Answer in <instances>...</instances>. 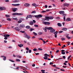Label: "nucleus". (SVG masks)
<instances>
[{"mask_svg": "<svg viewBox=\"0 0 73 73\" xmlns=\"http://www.w3.org/2000/svg\"><path fill=\"white\" fill-rule=\"evenodd\" d=\"M37 50V49L36 48H34L33 49V51H34V52H36Z\"/></svg>", "mask_w": 73, "mask_h": 73, "instance_id": "obj_34", "label": "nucleus"}, {"mask_svg": "<svg viewBox=\"0 0 73 73\" xmlns=\"http://www.w3.org/2000/svg\"><path fill=\"white\" fill-rule=\"evenodd\" d=\"M42 13H45V12H46V11H42Z\"/></svg>", "mask_w": 73, "mask_h": 73, "instance_id": "obj_51", "label": "nucleus"}, {"mask_svg": "<svg viewBox=\"0 0 73 73\" xmlns=\"http://www.w3.org/2000/svg\"><path fill=\"white\" fill-rule=\"evenodd\" d=\"M47 29H48V30H52V29H53V28L52 27H47Z\"/></svg>", "mask_w": 73, "mask_h": 73, "instance_id": "obj_13", "label": "nucleus"}, {"mask_svg": "<svg viewBox=\"0 0 73 73\" xmlns=\"http://www.w3.org/2000/svg\"><path fill=\"white\" fill-rule=\"evenodd\" d=\"M7 20H8V21H11V19L9 18H8L7 19Z\"/></svg>", "mask_w": 73, "mask_h": 73, "instance_id": "obj_30", "label": "nucleus"}, {"mask_svg": "<svg viewBox=\"0 0 73 73\" xmlns=\"http://www.w3.org/2000/svg\"><path fill=\"white\" fill-rule=\"evenodd\" d=\"M45 18L47 21H49V17H45Z\"/></svg>", "mask_w": 73, "mask_h": 73, "instance_id": "obj_11", "label": "nucleus"}, {"mask_svg": "<svg viewBox=\"0 0 73 73\" xmlns=\"http://www.w3.org/2000/svg\"><path fill=\"white\" fill-rule=\"evenodd\" d=\"M35 30V29H33V28H30V32H32V31H33Z\"/></svg>", "mask_w": 73, "mask_h": 73, "instance_id": "obj_27", "label": "nucleus"}, {"mask_svg": "<svg viewBox=\"0 0 73 73\" xmlns=\"http://www.w3.org/2000/svg\"><path fill=\"white\" fill-rule=\"evenodd\" d=\"M10 35H9L7 34L6 35V37H9Z\"/></svg>", "mask_w": 73, "mask_h": 73, "instance_id": "obj_50", "label": "nucleus"}, {"mask_svg": "<svg viewBox=\"0 0 73 73\" xmlns=\"http://www.w3.org/2000/svg\"><path fill=\"white\" fill-rule=\"evenodd\" d=\"M33 21L34 23H36V21L35 20H33Z\"/></svg>", "mask_w": 73, "mask_h": 73, "instance_id": "obj_62", "label": "nucleus"}, {"mask_svg": "<svg viewBox=\"0 0 73 73\" xmlns=\"http://www.w3.org/2000/svg\"><path fill=\"white\" fill-rule=\"evenodd\" d=\"M26 28H27V29H30L31 28V27L29 26H27L26 27Z\"/></svg>", "mask_w": 73, "mask_h": 73, "instance_id": "obj_24", "label": "nucleus"}, {"mask_svg": "<svg viewBox=\"0 0 73 73\" xmlns=\"http://www.w3.org/2000/svg\"><path fill=\"white\" fill-rule=\"evenodd\" d=\"M63 15L64 16V17H65V16H66V15H65V14H63Z\"/></svg>", "mask_w": 73, "mask_h": 73, "instance_id": "obj_60", "label": "nucleus"}, {"mask_svg": "<svg viewBox=\"0 0 73 73\" xmlns=\"http://www.w3.org/2000/svg\"><path fill=\"white\" fill-rule=\"evenodd\" d=\"M19 67H17V68H15V69H17V70H18V69H19Z\"/></svg>", "mask_w": 73, "mask_h": 73, "instance_id": "obj_57", "label": "nucleus"}, {"mask_svg": "<svg viewBox=\"0 0 73 73\" xmlns=\"http://www.w3.org/2000/svg\"><path fill=\"white\" fill-rule=\"evenodd\" d=\"M15 29L16 31H20L21 30V29L20 26L15 27Z\"/></svg>", "mask_w": 73, "mask_h": 73, "instance_id": "obj_5", "label": "nucleus"}, {"mask_svg": "<svg viewBox=\"0 0 73 73\" xmlns=\"http://www.w3.org/2000/svg\"><path fill=\"white\" fill-rule=\"evenodd\" d=\"M29 24L31 25H33V22L32 21H31L29 23Z\"/></svg>", "mask_w": 73, "mask_h": 73, "instance_id": "obj_15", "label": "nucleus"}, {"mask_svg": "<svg viewBox=\"0 0 73 73\" xmlns=\"http://www.w3.org/2000/svg\"><path fill=\"white\" fill-rule=\"evenodd\" d=\"M18 46H19V47H20V48H21L22 46H23V44H20V45L18 44Z\"/></svg>", "mask_w": 73, "mask_h": 73, "instance_id": "obj_19", "label": "nucleus"}, {"mask_svg": "<svg viewBox=\"0 0 73 73\" xmlns=\"http://www.w3.org/2000/svg\"><path fill=\"white\" fill-rule=\"evenodd\" d=\"M20 26L22 28H24L25 27V25H20Z\"/></svg>", "mask_w": 73, "mask_h": 73, "instance_id": "obj_18", "label": "nucleus"}, {"mask_svg": "<svg viewBox=\"0 0 73 73\" xmlns=\"http://www.w3.org/2000/svg\"><path fill=\"white\" fill-rule=\"evenodd\" d=\"M66 21H71L70 19L69 18H67L66 19Z\"/></svg>", "mask_w": 73, "mask_h": 73, "instance_id": "obj_16", "label": "nucleus"}, {"mask_svg": "<svg viewBox=\"0 0 73 73\" xmlns=\"http://www.w3.org/2000/svg\"><path fill=\"white\" fill-rule=\"evenodd\" d=\"M29 5H30L29 4V3H25L24 4V6H25V7H29Z\"/></svg>", "mask_w": 73, "mask_h": 73, "instance_id": "obj_8", "label": "nucleus"}, {"mask_svg": "<svg viewBox=\"0 0 73 73\" xmlns=\"http://www.w3.org/2000/svg\"><path fill=\"white\" fill-rule=\"evenodd\" d=\"M63 5L64 6H66V7H68L69 5V4L68 3H65L63 4Z\"/></svg>", "mask_w": 73, "mask_h": 73, "instance_id": "obj_10", "label": "nucleus"}, {"mask_svg": "<svg viewBox=\"0 0 73 73\" xmlns=\"http://www.w3.org/2000/svg\"><path fill=\"white\" fill-rule=\"evenodd\" d=\"M61 39L62 40V41H64L65 40V38H61Z\"/></svg>", "mask_w": 73, "mask_h": 73, "instance_id": "obj_32", "label": "nucleus"}, {"mask_svg": "<svg viewBox=\"0 0 73 73\" xmlns=\"http://www.w3.org/2000/svg\"><path fill=\"white\" fill-rule=\"evenodd\" d=\"M33 33L34 35H35V36H37V33H36L35 32H33Z\"/></svg>", "mask_w": 73, "mask_h": 73, "instance_id": "obj_35", "label": "nucleus"}, {"mask_svg": "<svg viewBox=\"0 0 73 73\" xmlns=\"http://www.w3.org/2000/svg\"><path fill=\"white\" fill-rule=\"evenodd\" d=\"M48 54H44V57L43 58L44 59V60H47L48 59Z\"/></svg>", "mask_w": 73, "mask_h": 73, "instance_id": "obj_3", "label": "nucleus"}, {"mask_svg": "<svg viewBox=\"0 0 73 73\" xmlns=\"http://www.w3.org/2000/svg\"><path fill=\"white\" fill-rule=\"evenodd\" d=\"M32 5H33V6L34 7H36H36H37V5L36 4V3H33L32 4Z\"/></svg>", "mask_w": 73, "mask_h": 73, "instance_id": "obj_14", "label": "nucleus"}, {"mask_svg": "<svg viewBox=\"0 0 73 73\" xmlns=\"http://www.w3.org/2000/svg\"><path fill=\"white\" fill-rule=\"evenodd\" d=\"M14 3H19V1L18 0H15L14 1Z\"/></svg>", "mask_w": 73, "mask_h": 73, "instance_id": "obj_29", "label": "nucleus"}, {"mask_svg": "<svg viewBox=\"0 0 73 73\" xmlns=\"http://www.w3.org/2000/svg\"><path fill=\"white\" fill-rule=\"evenodd\" d=\"M5 16H6V17H10V15H5Z\"/></svg>", "mask_w": 73, "mask_h": 73, "instance_id": "obj_31", "label": "nucleus"}, {"mask_svg": "<svg viewBox=\"0 0 73 73\" xmlns=\"http://www.w3.org/2000/svg\"><path fill=\"white\" fill-rule=\"evenodd\" d=\"M29 53H31L32 52V50H29Z\"/></svg>", "mask_w": 73, "mask_h": 73, "instance_id": "obj_48", "label": "nucleus"}, {"mask_svg": "<svg viewBox=\"0 0 73 73\" xmlns=\"http://www.w3.org/2000/svg\"><path fill=\"white\" fill-rule=\"evenodd\" d=\"M25 37H26V38H28V39H29V38H31V36H30L27 35H26L25 36Z\"/></svg>", "mask_w": 73, "mask_h": 73, "instance_id": "obj_9", "label": "nucleus"}, {"mask_svg": "<svg viewBox=\"0 0 73 73\" xmlns=\"http://www.w3.org/2000/svg\"><path fill=\"white\" fill-rule=\"evenodd\" d=\"M22 22V21L21 20H19L18 21V23H21Z\"/></svg>", "mask_w": 73, "mask_h": 73, "instance_id": "obj_38", "label": "nucleus"}, {"mask_svg": "<svg viewBox=\"0 0 73 73\" xmlns=\"http://www.w3.org/2000/svg\"><path fill=\"white\" fill-rule=\"evenodd\" d=\"M2 8L3 10H4V9H5V7H2Z\"/></svg>", "mask_w": 73, "mask_h": 73, "instance_id": "obj_55", "label": "nucleus"}, {"mask_svg": "<svg viewBox=\"0 0 73 73\" xmlns=\"http://www.w3.org/2000/svg\"><path fill=\"white\" fill-rule=\"evenodd\" d=\"M4 39H5V40H7V39H8V38L6 36L4 38Z\"/></svg>", "mask_w": 73, "mask_h": 73, "instance_id": "obj_54", "label": "nucleus"}, {"mask_svg": "<svg viewBox=\"0 0 73 73\" xmlns=\"http://www.w3.org/2000/svg\"><path fill=\"white\" fill-rule=\"evenodd\" d=\"M59 50H57L56 51V53H58V52H59Z\"/></svg>", "mask_w": 73, "mask_h": 73, "instance_id": "obj_64", "label": "nucleus"}, {"mask_svg": "<svg viewBox=\"0 0 73 73\" xmlns=\"http://www.w3.org/2000/svg\"><path fill=\"white\" fill-rule=\"evenodd\" d=\"M38 34H39V35H42V33L41 32H39L38 33Z\"/></svg>", "mask_w": 73, "mask_h": 73, "instance_id": "obj_47", "label": "nucleus"}, {"mask_svg": "<svg viewBox=\"0 0 73 73\" xmlns=\"http://www.w3.org/2000/svg\"><path fill=\"white\" fill-rule=\"evenodd\" d=\"M63 58H64V59H65V58H66V57H65V56H63Z\"/></svg>", "mask_w": 73, "mask_h": 73, "instance_id": "obj_58", "label": "nucleus"}, {"mask_svg": "<svg viewBox=\"0 0 73 73\" xmlns=\"http://www.w3.org/2000/svg\"><path fill=\"white\" fill-rule=\"evenodd\" d=\"M71 55H70V56H68V60H69L70 59V58L71 57Z\"/></svg>", "mask_w": 73, "mask_h": 73, "instance_id": "obj_46", "label": "nucleus"}, {"mask_svg": "<svg viewBox=\"0 0 73 73\" xmlns=\"http://www.w3.org/2000/svg\"><path fill=\"white\" fill-rule=\"evenodd\" d=\"M66 37L68 38V39H70V37L68 36V35H67L66 36Z\"/></svg>", "mask_w": 73, "mask_h": 73, "instance_id": "obj_39", "label": "nucleus"}, {"mask_svg": "<svg viewBox=\"0 0 73 73\" xmlns=\"http://www.w3.org/2000/svg\"><path fill=\"white\" fill-rule=\"evenodd\" d=\"M34 17H36V18H39V17H42V15H34Z\"/></svg>", "mask_w": 73, "mask_h": 73, "instance_id": "obj_4", "label": "nucleus"}, {"mask_svg": "<svg viewBox=\"0 0 73 73\" xmlns=\"http://www.w3.org/2000/svg\"><path fill=\"white\" fill-rule=\"evenodd\" d=\"M61 71H62V72H65V70H63V69H60Z\"/></svg>", "mask_w": 73, "mask_h": 73, "instance_id": "obj_52", "label": "nucleus"}, {"mask_svg": "<svg viewBox=\"0 0 73 73\" xmlns=\"http://www.w3.org/2000/svg\"><path fill=\"white\" fill-rule=\"evenodd\" d=\"M16 61H18V62H20V60L19 59H16Z\"/></svg>", "mask_w": 73, "mask_h": 73, "instance_id": "obj_37", "label": "nucleus"}, {"mask_svg": "<svg viewBox=\"0 0 73 73\" xmlns=\"http://www.w3.org/2000/svg\"><path fill=\"white\" fill-rule=\"evenodd\" d=\"M4 42L5 43H7V41L4 40Z\"/></svg>", "mask_w": 73, "mask_h": 73, "instance_id": "obj_59", "label": "nucleus"}, {"mask_svg": "<svg viewBox=\"0 0 73 73\" xmlns=\"http://www.w3.org/2000/svg\"><path fill=\"white\" fill-rule=\"evenodd\" d=\"M6 59H7V57H6V56L4 57L3 60H4V61H5V60H6Z\"/></svg>", "mask_w": 73, "mask_h": 73, "instance_id": "obj_28", "label": "nucleus"}, {"mask_svg": "<svg viewBox=\"0 0 73 73\" xmlns=\"http://www.w3.org/2000/svg\"><path fill=\"white\" fill-rule=\"evenodd\" d=\"M61 54H65V52H62Z\"/></svg>", "mask_w": 73, "mask_h": 73, "instance_id": "obj_45", "label": "nucleus"}, {"mask_svg": "<svg viewBox=\"0 0 73 73\" xmlns=\"http://www.w3.org/2000/svg\"><path fill=\"white\" fill-rule=\"evenodd\" d=\"M59 13L60 14L64 13V11H60L59 12Z\"/></svg>", "mask_w": 73, "mask_h": 73, "instance_id": "obj_20", "label": "nucleus"}, {"mask_svg": "<svg viewBox=\"0 0 73 73\" xmlns=\"http://www.w3.org/2000/svg\"><path fill=\"white\" fill-rule=\"evenodd\" d=\"M49 20H52L53 19V17L52 16H49Z\"/></svg>", "mask_w": 73, "mask_h": 73, "instance_id": "obj_23", "label": "nucleus"}, {"mask_svg": "<svg viewBox=\"0 0 73 73\" xmlns=\"http://www.w3.org/2000/svg\"><path fill=\"white\" fill-rule=\"evenodd\" d=\"M54 37L55 38H57V34H55V36Z\"/></svg>", "mask_w": 73, "mask_h": 73, "instance_id": "obj_63", "label": "nucleus"}, {"mask_svg": "<svg viewBox=\"0 0 73 73\" xmlns=\"http://www.w3.org/2000/svg\"><path fill=\"white\" fill-rule=\"evenodd\" d=\"M13 16H14V15H17L19 16H23V14L21 13H14L12 14Z\"/></svg>", "mask_w": 73, "mask_h": 73, "instance_id": "obj_1", "label": "nucleus"}, {"mask_svg": "<svg viewBox=\"0 0 73 73\" xmlns=\"http://www.w3.org/2000/svg\"><path fill=\"white\" fill-rule=\"evenodd\" d=\"M34 26H35L36 28H38V26L36 25H34Z\"/></svg>", "mask_w": 73, "mask_h": 73, "instance_id": "obj_36", "label": "nucleus"}, {"mask_svg": "<svg viewBox=\"0 0 73 73\" xmlns=\"http://www.w3.org/2000/svg\"><path fill=\"white\" fill-rule=\"evenodd\" d=\"M38 49L39 50H40V51L42 50V48H38Z\"/></svg>", "mask_w": 73, "mask_h": 73, "instance_id": "obj_42", "label": "nucleus"}, {"mask_svg": "<svg viewBox=\"0 0 73 73\" xmlns=\"http://www.w3.org/2000/svg\"><path fill=\"white\" fill-rule=\"evenodd\" d=\"M57 25L58 27H61L62 26L61 24L60 23H58Z\"/></svg>", "mask_w": 73, "mask_h": 73, "instance_id": "obj_22", "label": "nucleus"}, {"mask_svg": "<svg viewBox=\"0 0 73 73\" xmlns=\"http://www.w3.org/2000/svg\"><path fill=\"white\" fill-rule=\"evenodd\" d=\"M20 5L19 4H16V6H18V5Z\"/></svg>", "mask_w": 73, "mask_h": 73, "instance_id": "obj_61", "label": "nucleus"}, {"mask_svg": "<svg viewBox=\"0 0 73 73\" xmlns=\"http://www.w3.org/2000/svg\"><path fill=\"white\" fill-rule=\"evenodd\" d=\"M64 32L62 31H59V33H62Z\"/></svg>", "mask_w": 73, "mask_h": 73, "instance_id": "obj_40", "label": "nucleus"}, {"mask_svg": "<svg viewBox=\"0 0 73 73\" xmlns=\"http://www.w3.org/2000/svg\"><path fill=\"white\" fill-rule=\"evenodd\" d=\"M0 9L1 11H3V9L2 7H0Z\"/></svg>", "mask_w": 73, "mask_h": 73, "instance_id": "obj_43", "label": "nucleus"}, {"mask_svg": "<svg viewBox=\"0 0 73 73\" xmlns=\"http://www.w3.org/2000/svg\"><path fill=\"white\" fill-rule=\"evenodd\" d=\"M51 33H54L55 32V30L54 29H52L50 31Z\"/></svg>", "mask_w": 73, "mask_h": 73, "instance_id": "obj_12", "label": "nucleus"}, {"mask_svg": "<svg viewBox=\"0 0 73 73\" xmlns=\"http://www.w3.org/2000/svg\"><path fill=\"white\" fill-rule=\"evenodd\" d=\"M67 29H67V28H63L62 29V31H67Z\"/></svg>", "mask_w": 73, "mask_h": 73, "instance_id": "obj_17", "label": "nucleus"}, {"mask_svg": "<svg viewBox=\"0 0 73 73\" xmlns=\"http://www.w3.org/2000/svg\"><path fill=\"white\" fill-rule=\"evenodd\" d=\"M12 9H13V12H15L17 11L18 9L17 8H12Z\"/></svg>", "mask_w": 73, "mask_h": 73, "instance_id": "obj_7", "label": "nucleus"}, {"mask_svg": "<svg viewBox=\"0 0 73 73\" xmlns=\"http://www.w3.org/2000/svg\"><path fill=\"white\" fill-rule=\"evenodd\" d=\"M13 20H17V21H18V19L17 18H13Z\"/></svg>", "mask_w": 73, "mask_h": 73, "instance_id": "obj_41", "label": "nucleus"}, {"mask_svg": "<svg viewBox=\"0 0 73 73\" xmlns=\"http://www.w3.org/2000/svg\"><path fill=\"white\" fill-rule=\"evenodd\" d=\"M58 33V31H56L54 33V35H57Z\"/></svg>", "mask_w": 73, "mask_h": 73, "instance_id": "obj_33", "label": "nucleus"}, {"mask_svg": "<svg viewBox=\"0 0 73 73\" xmlns=\"http://www.w3.org/2000/svg\"><path fill=\"white\" fill-rule=\"evenodd\" d=\"M63 18L64 21H65V17H64Z\"/></svg>", "mask_w": 73, "mask_h": 73, "instance_id": "obj_56", "label": "nucleus"}, {"mask_svg": "<svg viewBox=\"0 0 73 73\" xmlns=\"http://www.w3.org/2000/svg\"><path fill=\"white\" fill-rule=\"evenodd\" d=\"M44 29L45 32H47V30L46 29H48V27H45L44 28Z\"/></svg>", "mask_w": 73, "mask_h": 73, "instance_id": "obj_21", "label": "nucleus"}, {"mask_svg": "<svg viewBox=\"0 0 73 73\" xmlns=\"http://www.w3.org/2000/svg\"><path fill=\"white\" fill-rule=\"evenodd\" d=\"M43 24H44L45 25H50V23L49 22H44L43 23Z\"/></svg>", "mask_w": 73, "mask_h": 73, "instance_id": "obj_6", "label": "nucleus"}, {"mask_svg": "<svg viewBox=\"0 0 73 73\" xmlns=\"http://www.w3.org/2000/svg\"><path fill=\"white\" fill-rule=\"evenodd\" d=\"M36 13V11H33L31 12V13Z\"/></svg>", "mask_w": 73, "mask_h": 73, "instance_id": "obj_26", "label": "nucleus"}, {"mask_svg": "<svg viewBox=\"0 0 73 73\" xmlns=\"http://www.w3.org/2000/svg\"><path fill=\"white\" fill-rule=\"evenodd\" d=\"M46 20V18H43L42 19L41 21H45Z\"/></svg>", "mask_w": 73, "mask_h": 73, "instance_id": "obj_25", "label": "nucleus"}, {"mask_svg": "<svg viewBox=\"0 0 73 73\" xmlns=\"http://www.w3.org/2000/svg\"><path fill=\"white\" fill-rule=\"evenodd\" d=\"M68 43V44H67L69 45H70V42H67Z\"/></svg>", "mask_w": 73, "mask_h": 73, "instance_id": "obj_53", "label": "nucleus"}, {"mask_svg": "<svg viewBox=\"0 0 73 73\" xmlns=\"http://www.w3.org/2000/svg\"><path fill=\"white\" fill-rule=\"evenodd\" d=\"M9 60L10 61H11V62H15L14 61H13L9 59Z\"/></svg>", "mask_w": 73, "mask_h": 73, "instance_id": "obj_44", "label": "nucleus"}, {"mask_svg": "<svg viewBox=\"0 0 73 73\" xmlns=\"http://www.w3.org/2000/svg\"><path fill=\"white\" fill-rule=\"evenodd\" d=\"M26 49L27 50H29V48H28V47H26Z\"/></svg>", "mask_w": 73, "mask_h": 73, "instance_id": "obj_49", "label": "nucleus"}, {"mask_svg": "<svg viewBox=\"0 0 73 73\" xmlns=\"http://www.w3.org/2000/svg\"><path fill=\"white\" fill-rule=\"evenodd\" d=\"M34 17V16L33 15H28L27 16V17H26V20H28V18H30V19H32V17Z\"/></svg>", "mask_w": 73, "mask_h": 73, "instance_id": "obj_2", "label": "nucleus"}]
</instances>
